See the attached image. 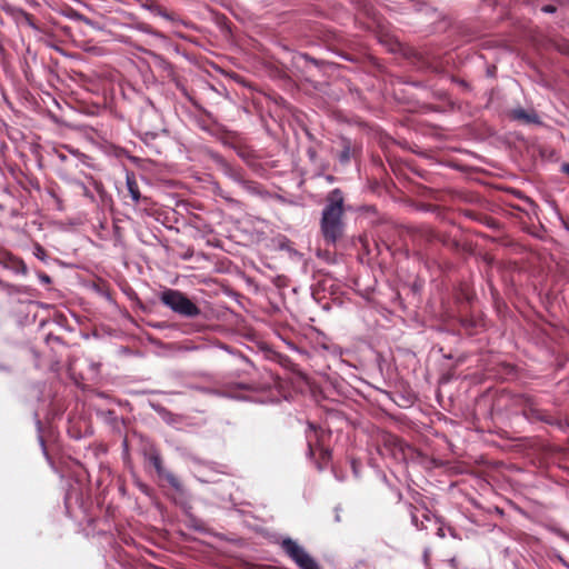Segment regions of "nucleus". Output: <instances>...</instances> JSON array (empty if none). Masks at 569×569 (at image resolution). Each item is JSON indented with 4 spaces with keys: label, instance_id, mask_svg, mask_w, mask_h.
<instances>
[{
    "label": "nucleus",
    "instance_id": "obj_1",
    "mask_svg": "<svg viewBox=\"0 0 569 569\" xmlns=\"http://www.w3.org/2000/svg\"><path fill=\"white\" fill-rule=\"evenodd\" d=\"M345 198L340 189L331 190L321 212L320 231L327 244L335 246L345 233Z\"/></svg>",
    "mask_w": 569,
    "mask_h": 569
},
{
    "label": "nucleus",
    "instance_id": "obj_2",
    "mask_svg": "<svg viewBox=\"0 0 569 569\" xmlns=\"http://www.w3.org/2000/svg\"><path fill=\"white\" fill-rule=\"evenodd\" d=\"M160 301L174 313L184 318H196L201 313L200 308L179 290H163L160 295Z\"/></svg>",
    "mask_w": 569,
    "mask_h": 569
},
{
    "label": "nucleus",
    "instance_id": "obj_3",
    "mask_svg": "<svg viewBox=\"0 0 569 569\" xmlns=\"http://www.w3.org/2000/svg\"><path fill=\"white\" fill-rule=\"evenodd\" d=\"M328 437L329 435L323 429L317 428L313 423L308 425L306 431L308 456L313 457L317 451L319 452L321 459V462H318L319 469L322 468V462H327L331 456L330 450L325 446V439Z\"/></svg>",
    "mask_w": 569,
    "mask_h": 569
},
{
    "label": "nucleus",
    "instance_id": "obj_4",
    "mask_svg": "<svg viewBox=\"0 0 569 569\" xmlns=\"http://www.w3.org/2000/svg\"><path fill=\"white\" fill-rule=\"evenodd\" d=\"M280 546L300 569H320L318 562L293 539L283 538Z\"/></svg>",
    "mask_w": 569,
    "mask_h": 569
},
{
    "label": "nucleus",
    "instance_id": "obj_5",
    "mask_svg": "<svg viewBox=\"0 0 569 569\" xmlns=\"http://www.w3.org/2000/svg\"><path fill=\"white\" fill-rule=\"evenodd\" d=\"M148 460L154 467L158 476L166 479L173 489H176L177 491H180L182 489L178 478L170 471L166 470L164 467L162 466V459L159 452L152 451L149 455Z\"/></svg>",
    "mask_w": 569,
    "mask_h": 569
},
{
    "label": "nucleus",
    "instance_id": "obj_6",
    "mask_svg": "<svg viewBox=\"0 0 569 569\" xmlns=\"http://www.w3.org/2000/svg\"><path fill=\"white\" fill-rule=\"evenodd\" d=\"M510 117L523 123H540L539 116L533 110L528 111L522 108H516L511 110Z\"/></svg>",
    "mask_w": 569,
    "mask_h": 569
},
{
    "label": "nucleus",
    "instance_id": "obj_7",
    "mask_svg": "<svg viewBox=\"0 0 569 569\" xmlns=\"http://www.w3.org/2000/svg\"><path fill=\"white\" fill-rule=\"evenodd\" d=\"M126 184L132 201L139 203L141 194L136 178L132 174H127Z\"/></svg>",
    "mask_w": 569,
    "mask_h": 569
},
{
    "label": "nucleus",
    "instance_id": "obj_8",
    "mask_svg": "<svg viewBox=\"0 0 569 569\" xmlns=\"http://www.w3.org/2000/svg\"><path fill=\"white\" fill-rule=\"evenodd\" d=\"M350 157H351V150H350V146L347 143V144H345L343 150L339 154V161L341 163H348L350 161Z\"/></svg>",
    "mask_w": 569,
    "mask_h": 569
},
{
    "label": "nucleus",
    "instance_id": "obj_9",
    "mask_svg": "<svg viewBox=\"0 0 569 569\" xmlns=\"http://www.w3.org/2000/svg\"><path fill=\"white\" fill-rule=\"evenodd\" d=\"M76 43H77L78 46L82 47V48H83L84 50H87V51H93L96 54H101V52H100L98 49H96L94 47H91V48L86 47V46H84V40H83V39H80L79 41H76Z\"/></svg>",
    "mask_w": 569,
    "mask_h": 569
},
{
    "label": "nucleus",
    "instance_id": "obj_10",
    "mask_svg": "<svg viewBox=\"0 0 569 569\" xmlns=\"http://www.w3.org/2000/svg\"><path fill=\"white\" fill-rule=\"evenodd\" d=\"M300 58H301V59H303V60H306V61H308V62H311L312 64H315V66H317V67L319 66V61H318L317 59H315V58L310 57V56H309V54H307V53H302V54H300Z\"/></svg>",
    "mask_w": 569,
    "mask_h": 569
},
{
    "label": "nucleus",
    "instance_id": "obj_11",
    "mask_svg": "<svg viewBox=\"0 0 569 569\" xmlns=\"http://www.w3.org/2000/svg\"><path fill=\"white\" fill-rule=\"evenodd\" d=\"M411 521H412V523L415 525V527H416L417 529H419V530L425 529L423 523H422V522H419V521H418L417 516H416V515H413V513L411 515Z\"/></svg>",
    "mask_w": 569,
    "mask_h": 569
},
{
    "label": "nucleus",
    "instance_id": "obj_12",
    "mask_svg": "<svg viewBox=\"0 0 569 569\" xmlns=\"http://www.w3.org/2000/svg\"><path fill=\"white\" fill-rule=\"evenodd\" d=\"M541 10H542L543 12H547V13H553V12L556 11V7H555V6H552V4H547V6H543V7L541 8Z\"/></svg>",
    "mask_w": 569,
    "mask_h": 569
},
{
    "label": "nucleus",
    "instance_id": "obj_13",
    "mask_svg": "<svg viewBox=\"0 0 569 569\" xmlns=\"http://www.w3.org/2000/svg\"><path fill=\"white\" fill-rule=\"evenodd\" d=\"M40 281L43 282V283H50L51 282V279L48 274H40Z\"/></svg>",
    "mask_w": 569,
    "mask_h": 569
},
{
    "label": "nucleus",
    "instance_id": "obj_14",
    "mask_svg": "<svg viewBox=\"0 0 569 569\" xmlns=\"http://www.w3.org/2000/svg\"><path fill=\"white\" fill-rule=\"evenodd\" d=\"M561 171L569 176V163H563L561 166Z\"/></svg>",
    "mask_w": 569,
    "mask_h": 569
},
{
    "label": "nucleus",
    "instance_id": "obj_15",
    "mask_svg": "<svg viewBox=\"0 0 569 569\" xmlns=\"http://www.w3.org/2000/svg\"><path fill=\"white\" fill-rule=\"evenodd\" d=\"M242 183H243V186H244L246 188H248L249 190H251V191H254V190H256V187H251L249 181H242Z\"/></svg>",
    "mask_w": 569,
    "mask_h": 569
},
{
    "label": "nucleus",
    "instance_id": "obj_16",
    "mask_svg": "<svg viewBox=\"0 0 569 569\" xmlns=\"http://www.w3.org/2000/svg\"><path fill=\"white\" fill-rule=\"evenodd\" d=\"M351 466H352L353 473H355L356 476H358V467H357V463H356V461H355V460L351 462Z\"/></svg>",
    "mask_w": 569,
    "mask_h": 569
},
{
    "label": "nucleus",
    "instance_id": "obj_17",
    "mask_svg": "<svg viewBox=\"0 0 569 569\" xmlns=\"http://www.w3.org/2000/svg\"><path fill=\"white\" fill-rule=\"evenodd\" d=\"M236 387L238 389H248V386L247 385H243V383H237Z\"/></svg>",
    "mask_w": 569,
    "mask_h": 569
},
{
    "label": "nucleus",
    "instance_id": "obj_18",
    "mask_svg": "<svg viewBox=\"0 0 569 569\" xmlns=\"http://www.w3.org/2000/svg\"><path fill=\"white\" fill-rule=\"evenodd\" d=\"M24 18L30 24H32V17L30 14H26Z\"/></svg>",
    "mask_w": 569,
    "mask_h": 569
},
{
    "label": "nucleus",
    "instance_id": "obj_19",
    "mask_svg": "<svg viewBox=\"0 0 569 569\" xmlns=\"http://www.w3.org/2000/svg\"><path fill=\"white\" fill-rule=\"evenodd\" d=\"M438 536L445 537L443 530L441 528L438 530Z\"/></svg>",
    "mask_w": 569,
    "mask_h": 569
},
{
    "label": "nucleus",
    "instance_id": "obj_20",
    "mask_svg": "<svg viewBox=\"0 0 569 569\" xmlns=\"http://www.w3.org/2000/svg\"><path fill=\"white\" fill-rule=\"evenodd\" d=\"M40 442H41V446L44 448V441L41 437H40Z\"/></svg>",
    "mask_w": 569,
    "mask_h": 569
},
{
    "label": "nucleus",
    "instance_id": "obj_21",
    "mask_svg": "<svg viewBox=\"0 0 569 569\" xmlns=\"http://www.w3.org/2000/svg\"><path fill=\"white\" fill-rule=\"evenodd\" d=\"M37 250H38V252H42V254L44 253L42 248H38Z\"/></svg>",
    "mask_w": 569,
    "mask_h": 569
},
{
    "label": "nucleus",
    "instance_id": "obj_22",
    "mask_svg": "<svg viewBox=\"0 0 569 569\" xmlns=\"http://www.w3.org/2000/svg\"><path fill=\"white\" fill-rule=\"evenodd\" d=\"M41 256H42V252L37 253L38 258H42Z\"/></svg>",
    "mask_w": 569,
    "mask_h": 569
},
{
    "label": "nucleus",
    "instance_id": "obj_23",
    "mask_svg": "<svg viewBox=\"0 0 569 569\" xmlns=\"http://www.w3.org/2000/svg\"><path fill=\"white\" fill-rule=\"evenodd\" d=\"M228 396H229V397H234V398L237 397L236 395H233V393H231V392H230V393H228Z\"/></svg>",
    "mask_w": 569,
    "mask_h": 569
},
{
    "label": "nucleus",
    "instance_id": "obj_24",
    "mask_svg": "<svg viewBox=\"0 0 569 569\" xmlns=\"http://www.w3.org/2000/svg\"><path fill=\"white\" fill-rule=\"evenodd\" d=\"M567 540L569 541V536L567 537Z\"/></svg>",
    "mask_w": 569,
    "mask_h": 569
}]
</instances>
